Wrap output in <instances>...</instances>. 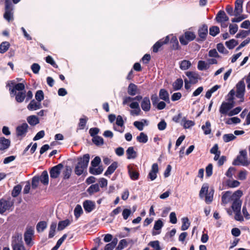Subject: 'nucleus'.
<instances>
[{"instance_id": "1", "label": "nucleus", "mask_w": 250, "mask_h": 250, "mask_svg": "<svg viewBox=\"0 0 250 250\" xmlns=\"http://www.w3.org/2000/svg\"><path fill=\"white\" fill-rule=\"evenodd\" d=\"M90 159L88 154H84L83 157L78 159V163L75 166L74 172L78 175H81L86 170Z\"/></svg>"}, {"instance_id": "2", "label": "nucleus", "mask_w": 250, "mask_h": 250, "mask_svg": "<svg viewBox=\"0 0 250 250\" xmlns=\"http://www.w3.org/2000/svg\"><path fill=\"white\" fill-rule=\"evenodd\" d=\"M5 13L4 14V19L8 21L13 20V5L11 0H5Z\"/></svg>"}, {"instance_id": "3", "label": "nucleus", "mask_w": 250, "mask_h": 250, "mask_svg": "<svg viewBox=\"0 0 250 250\" xmlns=\"http://www.w3.org/2000/svg\"><path fill=\"white\" fill-rule=\"evenodd\" d=\"M195 37L196 35L194 32L188 31L185 32L184 35L180 37L179 41L182 44L186 45L189 42L194 40Z\"/></svg>"}, {"instance_id": "4", "label": "nucleus", "mask_w": 250, "mask_h": 250, "mask_svg": "<svg viewBox=\"0 0 250 250\" xmlns=\"http://www.w3.org/2000/svg\"><path fill=\"white\" fill-rule=\"evenodd\" d=\"M236 94L237 98L241 99V102L244 101V96L245 92V84L243 80L239 81L236 85Z\"/></svg>"}, {"instance_id": "5", "label": "nucleus", "mask_w": 250, "mask_h": 250, "mask_svg": "<svg viewBox=\"0 0 250 250\" xmlns=\"http://www.w3.org/2000/svg\"><path fill=\"white\" fill-rule=\"evenodd\" d=\"M63 167V166L61 163L52 167L49 171L50 177L52 179H56L59 177Z\"/></svg>"}, {"instance_id": "6", "label": "nucleus", "mask_w": 250, "mask_h": 250, "mask_svg": "<svg viewBox=\"0 0 250 250\" xmlns=\"http://www.w3.org/2000/svg\"><path fill=\"white\" fill-rule=\"evenodd\" d=\"M233 106L232 103L223 102L219 108V112L222 115H228V113Z\"/></svg>"}, {"instance_id": "7", "label": "nucleus", "mask_w": 250, "mask_h": 250, "mask_svg": "<svg viewBox=\"0 0 250 250\" xmlns=\"http://www.w3.org/2000/svg\"><path fill=\"white\" fill-rule=\"evenodd\" d=\"M13 205V202L10 200H1L0 201V213H3L7 210H9Z\"/></svg>"}, {"instance_id": "8", "label": "nucleus", "mask_w": 250, "mask_h": 250, "mask_svg": "<svg viewBox=\"0 0 250 250\" xmlns=\"http://www.w3.org/2000/svg\"><path fill=\"white\" fill-rule=\"evenodd\" d=\"M83 207L84 210L86 212L89 213L95 208L96 204L94 201L87 200L83 202Z\"/></svg>"}, {"instance_id": "9", "label": "nucleus", "mask_w": 250, "mask_h": 250, "mask_svg": "<svg viewBox=\"0 0 250 250\" xmlns=\"http://www.w3.org/2000/svg\"><path fill=\"white\" fill-rule=\"evenodd\" d=\"M208 33V29L207 25L204 24L200 27L198 30V34L200 40L202 41H205L206 39Z\"/></svg>"}, {"instance_id": "10", "label": "nucleus", "mask_w": 250, "mask_h": 250, "mask_svg": "<svg viewBox=\"0 0 250 250\" xmlns=\"http://www.w3.org/2000/svg\"><path fill=\"white\" fill-rule=\"evenodd\" d=\"M34 234V229L32 227L27 229L24 235V241L27 245H31L32 241V236Z\"/></svg>"}, {"instance_id": "11", "label": "nucleus", "mask_w": 250, "mask_h": 250, "mask_svg": "<svg viewBox=\"0 0 250 250\" xmlns=\"http://www.w3.org/2000/svg\"><path fill=\"white\" fill-rule=\"evenodd\" d=\"M28 125L26 123H23L22 125L17 126L16 132L18 136L23 137L25 135Z\"/></svg>"}, {"instance_id": "12", "label": "nucleus", "mask_w": 250, "mask_h": 250, "mask_svg": "<svg viewBox=\"0 0 250 250\" xmlns=\"http://www.w3.org/2000/svg\"><path fill=\"white\" fill-rule=\"evenodd\" d=\"M158 165L154 163L152 165L151 170L148 173V178L151 181L154 180L157 178V173L158 172Z\"/></svg>"}, {"instance_id": "13", "label": "nucleus", "mask_w": 250, "mask_h": 250, "mask_svg": "<svg viewBox=\"0 0 250 250\" xmlns=\"http://www.w3.org/2000/svg\"><path fill=\"white\" fill-rule=\"evenodd\" d=\"M169 36H167L165 39H162L156 42L153 46V51L157 52L159 49L164 44L167 43L169 42Z\"/></svg>"}, {"instance_id": "14", "label": "nucleus", "mask_w": 250, "mask_h": 250, "mask_svg": "<svg viewBox=\"0 0 250 250\" xmlns=\"http://www.w3.org/2000/svg\"><path fill=\"white\" fill-rule=\"evenodd\" d=\"M24 84L22 83H18L15 84L13 88H9V91L11 96L16 95V91H24Z\"/></svg>"}, {"instance_id": "15", "label": "nucleus", "mask_w": 250, "mask_h": 250, "mask_svg": "<svg viewBox=\"0 0 250 250\" xmlns=\"http://www.w3.org/2000/svg\"><path fill=\"white\" fill-rule=\"evenodd\" d=\"M141 107L142 109L146 112L148 111L150 109L151 104L150 100L148 97H145L141 103Z\"/></svg>"}, {"instance_id": "16", "label": "nucleus", "mask_w": 250, "mask_h": 250, "mask_svg": "<svg viewBox=\"0 0 250 250\" xmlns=\"http://www.w3.org/2000/svg\"><path fill=\"white\" fill-rule=\"evenodd\" d=\"M249 164L250 162L248 160L247 157H239V156L237 157V159L233 162V165H234L241 164L244 166H247Z\"/></svg>"}, {"instance_id": "17", "label": "nucleus", "mask_w": 250, "mask_h": 250, "mask_svg": "<svg viewBox=\"0 0 250 250\" xmlns=\"http://www.w3.org/2000/svg\"><path fill=\"white\" fill-rule=\"evenodd\" d=\"M41 108V103L34 100H32L27 105V109L29 110H36Z\"/></svg>"}, {"instance_id": "18", "label": "nucleus", "mask_w": 250, "mask_h": 250, "mask_svg": "<svg viewBox=\"0 0 250 250\" xmlns=\"http://www.w3.org/2000/svg\"><path fill=\"white\" fill-rule=\"evenodd\" d=\"M243 1L242 0H237L235 2V16H239L243 12Z\"/></svg>"}, {"instance_id": "19", "label": "nucleus", "mask_w": 250, "mask_h": 250, "mask_svg": "<svg viewBox=\"0 0 250 250\" xmlns=\"http://www.w3.org/2000/svg\"><path fill=\"white\" fill-rule=\"evenodd\" d=\"M159 98L165 102L169 103V95L168 92L165 89H161L159 93Z\"/></svg>"}, {"instance_id": "20", "label": "nucleus", "mask_w": 250, "mask_h": 250, "mask_svg": "<svg viewBox=\"0 0 250 250\" xmlns=\"http://www.w3.org/2000/svg\"><path fill=\"white\" fill-rule=\"evenodd\" d=\"M233 199L232 193L227 191L224 193L222 197V202L223 204H227Z\"/></svg>"}, {"instance_id": "21", "label": "nucleus", "mask_w": 250, "mask_h": 250, "mask_svg": "<svg viewBox=\"0 0 250 250\" xmlns=\"http://www.w3.org/2000/svg\"><path fill=\"white\" fill-rule=\"evenodd\" d=\"M229 20V18L226 15L225 12L222 10L219 11L216 17V20L218 22L228 21Z\"/></svg>"}, {"instance_id": "22", "label": "nucleus", "mask_w": 250, "mask_h": 250, "mask_svg": "<svg viewBox=\"0 0 250 250\" xmlns=\"http://www.w3.org/2000/svg\"><path fill=\"white\" fill-rule=\"evenodd\" d=\"M10 145V141L4 137L0 138V150H4L7 149Z\"/></svg>"}, {"instance_id": "23", "label": "nucleus", "mask_w": 250, "mask_h": 250, "mask_svg": "<svg viewBox=\"0 0 250 250\" xmlns=\"http://www.w3.org/2000/svg\"><path fill=\"white\" fill-rule=\"evenodd\" d=\"M12 246L13 250H26L21 240L13 241Z\"/></svg>"}, {"instance_id": "24", "label": "nucleus", "mask_w": 250, "mask_h": 250, "mask_svg": "<svg viewBox=\"0 0 250 250\" xmlns=\"http://www.w3.org/2000/svg\"><path fill=\"white\" fill-rule=\"evenodd\" d=\"M100 191L99 185L98 184L91 185L86 190L87 192L90 196H92L95 193Z\"/></svg>"}, {"instance_id": "25", "label": "nucleus", "mask_w": 250, "mask_h": 250, "mask_svg": "<svg viewBox=\"0 0 250 250\" xmlns=\"http://www.w3.org/2000/svg\"><path fill=\"white\" fill-rule=\"evenodd\" d=\"M126 153L128 159H134L137 157V152L134 150L133 146L129 147L126 150Z\"/></svg>"}, {"instance_id": "26", "label": "nucleus", "mask_w": 250, "mask_h": 250, "mask_svg": "<svg viewBox=\"0 0 250 250\" xmlns=\"http://www.w3.org/2000/svg\"><path fill=\"white\" fill-rule=\"evenodd\" d=\"M128 173L131 180H136L139 178V173L134 170L129 166L128 167Z\"/></svg>"}, {"instance_id": "27", "label": "nucleus", "mask_w": 250, "mask_h": 250, "mask_svg": "<svg viewBox=\"0 0 250 250\" xmlns=\"http://www.w3.org/2000/svg\"><path fill=\"white\" fill-rule=\"evenodd\" d=\"M16 96L15 99L17 102L21 103L22 102L26 96L25 91H20L17 93H16V95H12V97Z\"/></svg>"}, {"instance_id": "28", "label": "nucleus", "mask_w": 250, "mask_h": 250, "mask_svg": "<svg viewBox=\"0 0 250 250\" xmlns=\"http://www.w3.org/2000/svg\"><path fill=\"white\" fill-rule=\"evenodd\" d=\"M97 167H89V172L93 175H99L102 173L103 171V168L102 166Z\"/></svg>"}, {"instance_id": "29", "label": "nucleus", "mask_w": 250, "mask_h": 250, "mask_svg": "<svg viewBox=\"0 0 250 250\" xmlns=\"http://www.w3.org/2000/svg\"><path fill=\"white\" fill-rule=\"evenodd\" d=\"M145 124L148 125L147 121L146 120H143L142 121H135L133 125L139 130L142 131L144 129Z\"/></svg>"}, {"instance_id": "30", "label": "nucleus", "mask_w": 250, "mask_h": 250, "mask_svg": "<svg viewBox=\"0 0 250 250\" xmlns=\"http://www.w3.org/2000/svg\"><path fill=\"white\" fill-rule=\"evenodd\" d=\"M117 163L113 162L110 166L108 167L107 169L104 173V175L108 176L112 174L117 167Z\"/></svg>"}, {"instance_id": "31", "label": "nucleus", "mask_w": 250, "mask_h": 250, "mask_svg": "<svg viewBox=\"0 0 250 250\" xmlns=\"http://www.w3.org/2000/svg\"><path fill=\"white\" fill-rule=\"evenodd\" d=\"M41 182L44 185H47L49 183L48 174L46 170H44L40 178Z\"/></svg>"}, {"instance_id": "32", "label": "nucleus", "mask_w": 250, "mask_h": 250, "mask_svg": "<svg viewBox=\"0 0 250 250\" xmlns=\"http://www.w3.org/2000/svg\"><path fill=\"white\" fill-rule=\"evenodd\" d=\"M72 172V169L69 166H66L62 171V176L63 179H68L70 178Z\"/></svg>"}, {"instance_id": "33", "label": "nucleus", "mask_w": 250, "mask_h": 250, "mask_svg": "<svg viewBox=\"0 0 250 250\" xmlns=\"http://www.w3.org/2000/svg\"><path fill=\"white\" fill-rule=\"evenodd\" d=\"M191 83H195L197 81L198 75L194 72L188 71L186 73Z\"/></svg>"}, {"instance_id": "34", "label": "nucleus", "mask_w": 250, "mask_h": 250, "mask_svg": "<svg viewBox=\"0 0 250 250\" xmlns=\"http://www.w3.org/2000/svg\"><path fill=\"white\" fill-rule=\"evenodd\" d=\"M209 67L208 62L204 61H199L198 62L197 68L200 71L205 70Z\"/></svg>"}, {"instance_id": "35", "label": "nucleus", "mask_w": 250, "mask_h": 250, "mask_svg": "<svg viewBox=\"0 0 250 250\" xmlns=\"http://www.w3.org/2000/svg\"><path fill=\"white\" fill-rule=\"evenodd\" d=\"M137 86L135 84L133 83L129 84L127 90V92L129 95L134 96L137 94Z\"/></svg>"}, {"instance_id": "36", "label": "nucleus", "mask_w": 250, "mask_h": 250, "mask_svg": "<svg viewBox=\"0 0 250 250\" xmlns=\"http://www.w3.org/2000/svg\"><path fill=\"white\" fill-rule=\"evenodd\" d=\"M136 140L139 143L145 144L148 141V137L146 134L141 132L139 135L137 137Z\"/></svg>"}, {"instance_id": "37", "label": "nucleus", "mask_w": 250, "mask_h": 250, "mask_svg": "<svg viewBox=\"0 0 250 250\" xmlns=\"http://www.w3.org/2000/svg\"><path fill=\"white\" fill-rule=\"evenodd\" d=\"M202 129L205 135H208L211 133V124L209 121H207L205 125L202 126Z\"/></svg>"}, {"instance_id": "38", "label": "nucleus", "mask_w": 250, "mask_h": 250, "mask_svg": "<svg viewBox=\"0 0 250 250\" xmlns=\"http://www.w3.org/2000/svg\"><path fill=\"white\" fill-rule=\"evenodd\" d=\"M28 123L31 125H35L39 124V120L37 116L35 115L29 116L27 118Z\"/></svg>"}, {"instance_id": "39", "label": "nucleus", "mask_w": 250, "mask_h": 250, "mask_svg": "<svg viewBox=\"0 0 250 250\" xmlns=\"http://www.w3.org/2000/svg\"><path fill=\"white\" fill-rule=\"evenodd\" d=\"M183 85V81L182 79H177L173 83V88L175 90L180 89Z\"/></svg>"}, {"instance_id": "40", "label": "nucleus", "mask_w": 250, "mask_h": 250, "mask_svg": "<svg viewBox=\"0 0 250 250\" xmlns=\"http://www.w3.org/2000/svg\"><path fill=\"white\" fill-rule=\"evenodd\" d=\"M69 224L70 221L68 219L60 221L58 224V229L59 230H62L65 227L68 226Z\"/></svg>"}, {"instance_id": "41", "label": "nucleus", "mask_w": 250, "mask_h": 250, "mask_svg": "<svg viewBox=\"0 0 250 250\" xmlns=\"http://www.w3.org/2000/svg\"><path fill=\"white\" fill-rule=\"evenodd\" d=\"M182 124L185 128H188L194 125L193 121L190 120H187L185 118H184L182 120Z\"/></svg>"}, {"instance_id": "42", "label": "nucleus", "mask_w": 250, "mask_h": 250, "mask_svg": "<svg viewBox=\"0 0 250 250\" xmlns=\"http://www.w3.org/2000/svg\"><path fill=\"white\" fill-rule=\"evenodd\" d=\"M241 203L237 200H235L232 205V208L234 212L240 211Z\"/></svg>"}, {"instance_id": "43", "label": "nucleus", "mask_w": 250, "mask_h": 250, "mask_svg": "<svg viewBox=\"0 0 250 250\" xmlns=\"http://www.w3.org/2000/svg\"><path fill=\"white\" fill-rule=\"evenodd\" d=\"M21 188L22 187L20 185L15 186L12 192V196L14 197H17L20 193Z\"/></svg>"}, {"instance_id": "44", "label": "nucleus", "mask_w": 250, "mask_h": 250, "mask_svg": "<svg viewBox=\"0 0 250 250\" xmlns=\"http://www.w3.org/2000/svg\"><path fill=\"white\" fill-rule=\"evenodd\" d=\"M182 225L181 227V229L182 230H187L189 227L190 223L189 220L187 217H184L182 219Z\"/></svg>"}, {"instance_id": "45", "label": "nucleus", "mask_w": 250, "mask_h": 250, "mask_svg": "<svg viewBox=\"0 0 250 250\" xmlns=\"http://www.w3.org/2000/svg\"><path fill=\"white\" fill-rule=\"evenodd\" d=\"M117 239H114L111 242L106 244L104 248V250H113L117 244Z\"/></svg>"}, {"instance_id": "46", "label": "nucleus", "mask_w": 250, "mask_h": 250, "mask_svg": "<svg viewBox=\"0 0 250 250\" xmlns=\"http://www.w3.org/2000/svg\"><path fill=\"white\" fill-rule=\"evenodd\" d=\"M10 44L7 42H2L0 44V53H5L9 48Z\"/></svg>"}, {"instance_id": "47", "label": "nucleus", "mask_w": 250, "mask_h": 250, "mask_svg": "<svg viewBox=\"0 0 250 250\" xmlns=\"http://www.w3.org/2000/svg\"><path fill=\"white\" fill-rule=\"evenodd\" d=\"M191 64L189 61L183 60L180 63V67L182 70H187L189 68Z\"/></svg>"}, {"instance_id": "48", "label": "nucleus", "mask_w": 250, "mask_h": 250, "mask_svg": "<svg viewBox=\"0 0 250 250\" xmlns=\"http://www.w3.org/2000/svg\"><path fill=\"white\" fill-rule=\"evenodd\" d=\"M47 224L45 221H41L37 225V230L38 232H42L46 228Z\"/></svg>"}, {"instance_id": "49", "label": "nucleus", "mask_w": 250, "mask_h": 250, "mask_svg": "<svg viewBox=\"0 0 250 250\" xmlns=\"http://www.w3.org/2000/svg\"><path fill=\"white\" fill-rule=\"evenodd\" d=\"M235 138V136L231 133L224 134L223 136V139L226 143L232 141L234 140Z\"/></svg>"}, {"instance_id": "50", "label": "nucleus", "mask_w": 250, "mask_h": 250, "mask_svg": "<svg viewBox=\"0 0 250 250\" xmlns=\"http://www.w3.org/2000/svg\"><path fill=\"white\" fill-rule=\"evenodd\" d=\"M237 44H238V42L234 39H231V40H229V41L226 42V46L229 49H233Z\"/></svg>"}, {"instance_id": "51", "label": "nucleus", "mask_w": 250, "mask_h": 250, "mask_svg": "<svg viewBox=\"0 0 250 250\" xmlns=\"http://www.w3.org/2000/svg\"><path fill=\"white\" fill-rule=\"evenodd\" d=\"M74 212L76 218H78L83 212L82 207L79 205H77L74 209Z\"/></svg>"}, {"instance_id": "52", "label": "nucleus", "mask_w": 250, "mask_h": 250, "mask_svg": "<svg viewBox=\"0 0 250 250\" xmlns=\"http://www.w3.org/2000/svg\"><path fill=\"white\" fill-rule=\"evenodd\" d=\"M92 142L97 146L102 145L104 144L103 139L99 136H94Z\"/></svg>"}, {"instance_id": "53", "label": "nucleus", "mask_w": 250, "mask_h": 250, "mask_svg": "<svg viewBox=\"0 0 250 250\" xmlns=\"http://www.w3.org/2000/svg\"><path fill=\"white\" fill-rule=\"evenodd\" d=\"M57 227V224L55 222L52 223L50 226L48 237L52 238L55 234V229Z\"/></svg>"}, {"instance_id": "54", "label": "nucleus", "mask_w": 250, "mask_h": 250, "mask_svg": "<svg viewBox=\"0 0 250 250\" xmlns=\"http://www.w3.org/2000/svg\"><path fill=\"white\" fill-rule=\"evenodd\" d=\"M35 98L36 100L39 102H41L44 98L43 92L42 90H38L35 94Z\"/></svg>"}, {"instance_id": "55", "label": "nucleus", "mask_w": 250, "mask_h": 250, "mask_svg": "<svg viewBox=\"0 0 250 250\" xmlns=\"http://www.w3.org/2000/svg\"><path fill=\"white\" fill-rule=\"evenodd\" d=\"M88 120V118L86 117L81 118L80 119V122L79 123V127L80 129H83L85 126L86 122Z\"/></svg>"}, {"instance_id": "56", "label": "nucleus", "mask_w": 250, "mask_h": 250, "mask_svg": "<svg viewBox=\"0 0 250 250\" xmlns=\"http://www.w3.org/2000/svg\"><path fill=\"white\" fill-rule=\"evenodd\" d=\"M219 28L216 26H213L209 28V34L212 36H215L219 33Z\"/></svg>"}, {"instance_id": "57", "label": "nucleus", "mask_w": 250, "mask_h": 250, "mask_svg": "<svg viewBox=\"0 0 250 250\" xmlns=\"http://www.w3.org/2000/svg\"><path fill=\"white\" fill-rule=\"evenodd\" d=\"M148 245L152 247L155 250H161L160 243L158 240L150 242L148 244Z\"/></svg>"}, {"instance_id": "58", "label": "nucleus", "mask_w": 250, "mask_h": 250, "mask_svg": "<svg viewBox=\"0 0 250 250\" xmlns=\"http://www.w3.org/2000/svg\"><path fill=\"white\" fill-rule=\"evenodd\" d=\"M208 186L207 184H204L202 187L200 191V196L202 198L203 196L207 193L208 191Z\"/></svg>"}, {"instance_id": "59", "label": "nucleus", "mask_w": 250, "mask_h": 250, "mask_svg": "<svg viewBox=\"0 0 250 250\" xmlns=\"http://www.w3.org/2000/svg\"><path fill=\"white\" fill-rule=\"evenodd\" d=\"M163 226V223L161 219H159L155 221V224L153 227V229L155 230H159Z\"/></svg>"}, {"instance_id": "60", "label": "nucleus", "mask_w": 250, "mask_h": 250, "mask_svg": "<svg viewBox=\"0 0 250 250\" xmlns=\"http://www.w3.org/2000/svg\"><path fill=\"white\" fill-rule=\"evenodd\" d=\"M132 213H133V212H131V210L130 209H124L122 212V215L124 219L126 220Z\"/></svg>"}, {"instance_id": "61", "label": "nucleus", "mask_w": 250, "mask_h": 250, "mask_svg": "<svg viewBox=\"0 0 250 250\" xmlns=\"http://www.w3.org/2000/svg\"><path fill=\"white\" fill-rule=\"evenodd\" d=\"M238 25L236 24H230L229 26V33L230 34L233 35L238 31Z\"/></svg>"}, {"instance_id": "62", "label": "nucleus", "mask_w": 250, "mask_h": 250, "mask_svg": "<svg viewBox=\"0 0 250 250\" xmlns=\"http://www.w3.org/2000/svg\"><path fill=\"white\" fill-rule=\"evenodd\" d=\"M241 110L242 108L240 107H237L233 110H230L229 113H228V116H232L233 115H236L238 114Z\"/></svg>"}, {"instance_id": "63", "label": "nucleus", "mask_w": 250, "mask_h": 250, "mask_svg": "<svg viewBox=\"0 0 250 250\" xmlns=\"http://www.w3.org/2000/svg\"><path fill=\"white\" fill-rule=\"evenodd\" d=\"M217 48L218 51L221 53L227 54L228 52L222 43H218L217 45Z\"/></svg>"}, {"instance_id": "64", "label": "nucleus", "mask_w": 250, "mask_h": 250, "mask_svg": "<svg viewBox=\"0 0 250 250\" xmlns=\"http://www.w3.org/2000/svg\"><path fill=\"white\" fill-rule=\"evenodd\" d=\"M126 245V242L125 240V239L121 240L120 241L118 246L116 247V250H123Z\"/></svg>"}]
</instances>
